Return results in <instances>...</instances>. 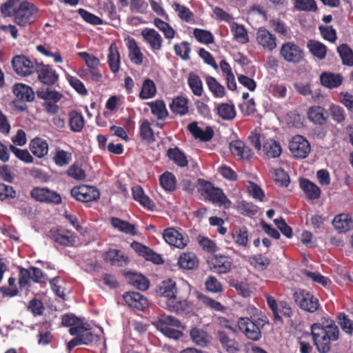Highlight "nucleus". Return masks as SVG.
I'll use <instances>...</instances> for the list:
<instances>
[{
  "mask_svg": "<svg viewBox=\"0 0 353 353\" xmlns=\"http://www.w3.org/2000/svg\"><path fill=\"white\" fill-rule=\"evenodd\" d=\"M310 334L319 353H329L340 338L339 327L328 315L311 325Z\"/></svg>",
  "mask_w": 353,
  "mask_h": 353,
  "instance_id": "obj_1",
  "label": "nucleus"
},
{
  "mask_svg": "<svg viewBox=\"0 0 353 353\" xmlns=\"http://www.w3.org/2000/svg\"><path fill=\"white\" fill-rule=\"evenodd\" d=\"M268 323L266 317H241L238 320V327L247 339L257 341L261 338V329Z\"/></svg>",
  "mask_w": 353,
  "mask_h": 353,
  "instance_id": "obj_2",
  "label": "nucleus"
},
{
  "mask_svg": "<svg viewBox=\"0 0 353 353\" xmlns=\"http://www.w3.org/2000/svg\"><path fill=\"white\" fill-rule=\"evenodd\" d=\"M199 191L205 200L212 203L228 208L231 202L227 198L222 189L214 187V185L203 179H199Z\"/></svg>",
  "mask_w": 353,
  "mask_h": 353,
  "instance_id": "obj_3",
  "label": "nucleus"
},
{
  "mask_svg": "<svg viewBox=\"0 0 353 353\" xmlns=\"http://www.w3.org/2000/svg\"><path fill=\"white\" fill-rule=\"evenodd\" d=\"M154 325L158 330L170 339L177 340L183 335V332L178 330L183 327L181 321L174 316L166 314L161 315Z\"/></svg>",
  "mask_w": 353,
  "mask_h": 353,
  "instance_id": "obj_4",
  "label": "nucleus"
},
{
  "mask_svg": "<svg viewBox=\"0 0 353 353\" xmlns=\"http://www.w3.org/2000/svg\"><path fill=\"white\" fill-rule=\"evenodd\" d=\"M37 8L32 3L23 1L14 12V21L20 27H26L35 21Z\"/></svg>",
  "mask_w": 353,
  "mask_h": 353,
  "instance_id": "obj_5",
  "label": "nucleus"
},
{
  "mask_svg": "<svg viewBox=\"0 0 353 353\" xmlns=\"http://www.w3.org/2000/svg\"><path fill=\"white\" fill-rule=\"evenodd\" d=\"M75 337L70 340L67 343V350L71 352L73 348L80 345H92L97 343L100 341V336L97 334H94L90 325L88 324H84L82 325V329H80L77 334H74Z\"/></svg>",
  "mask_w": 353,
  "mask_h": 353,
  "instance_id": "obj_6",
  "label": "nucleus"
},
{
  "mask_svg": "<svg viewBox=\"0 0 353 353\" xmlns=\"http://www.w3.org/2000/svg\"><path fill=\"white\" fill-rule=\"evenodd\" d=\"M173 299H171L167 304V309L170 312L178 314L189 313L192 310V303L188 300L190 294L189 288L185 287Z\"/></svg>",
  "mask_w": 353,
  "mask_h": 353,
  "instance_id": "obj_7",
  "label": "nucleus"
},
{
  "mask_svg": "<svg viewBox=\"0 0 353 353\" xmlns=\"http://www.w3.org/2000/svg\"><path fill=\"white\" fill-rule=\"evenodd\" d=\"M296 304L303 310L315 312L320 307L319 299L305 290H299L293 294Z\"/></svg>",
  "mask_w": 353,
  "mask_h": 353,
  "instance_id": "obj_8",
  "label": "nucleus"
},
{
  "mask_svg": "<svg viewBox=\"0 0 353 353\" xmlns=\"http://www.w3.org/2000/svg\"><path fill=\"white\" fill-rule=\"evenodd\" d=\"M30 195L32 199L40 203L54 205L62 203L61 195L48 188L34 187L31 190Z\"/></svg>",
  "mask_w": 353,
  "mask_h": 353,
  "instance_id": "obj_9",
  "label": "nucleus"
},
{
  "mask_svg": "<svg viewBox=\"0 0 353 353\" xmlns=\"http://www.w3.org/2000/svg\"><path fill=\"white\" fill-rule=\"evenodd\" d=\"M280 54L288 63H299L304 59V51L293 41H287L282 44Z\"/></svg>",
  "mask_w": 353,
  "mask_h": 353,
  "instance_id": "obj_10",
  "label": "nucleus"
},
{
  "mask_svg": "<svg viewBox=\"0 0 353 353\" xmlns=\"http://www.w3.org/2000/svg\"><path fill=\"white\" fill-rule=\"evenodd\" d=\"M70 194L77 201L84 203L97 201L101 195L97 188L86 185L74 187L70 190Z\"/></svg>",
  "mask_w": 353,
  "mask_h": 353,
  "instance_id": "obj_11",
  "label": "nucleus"
},
{
  "mask_svg": "<svg viewBox=\"0 0 353 353\" xmlns=\"http://www.w3.org/2000/svg\"><path fill=\"white\" fill-rule=\"evenodd\" d=\"M289 149L296 159H305L311 151L308 141L301 135H296L289 143Z\"/></svg>",
  "mask_w": 353,
  "mask_h": 353,
  "instance_id": "obj_12",
  "label": "nucleus"
},
{
  "mask_svg": "<svg viewBox=\"0 0 353 353\" xmlns=\"http://www.w3.org/2000/svg\"><path fill=\"white\" fill-rule=\"evenodd\" d=\"M12 65L14 72L22 77L32 74L36 69V64L23 54L14 56L12 60Z\"/></svg>",
  "mask_w": 353,
  "mask_h": 353,
  "instance_id": "obj_13",
  "label": "nucleus"
},
{
  "mask_svg": "<svg viewBox=\"0 0 353 353\" xmlns=\"http://www.w3.org/2000/svg\"><path fill=\"white\" fill-rule=\"evenodd\" d=\"M34 72L37 73L39 81L45 85H52L59 79V74L50 65L43 63H36Z\"/></svg>",
  "mask_w": 353,
  "mask_h": 353,
  "instance_id": "obj_14",
  "label": "nucleus"
},
{
  "mask_svg": "<svg viewBox=\"0 0 353 353\" xmlns=\"http://www.w3.org/2000/svg\"><path fill=\"white\" fill-rule=\"evenodd\" d=\"M257 43L264 50L273 51L276 48V37L265 28H260L256 33Z\"/></svg>",
  "mask_w": 353,
  "mask_h": 353,
  "instance_id": "obj_15",
  "label": "nucleus"
},
{
  "mask_svg": "<svg viewBox=\"0 0 353 353\" xmlns=\"http://www.w3.org/2000/svg\"><path fill=\"white\" fill-rule=\"evenodd\" d=\"M181 290L176 287V283L171 279L163 281L157 286L156 293L158 296L166 299V305L168 302L174 298Z\"/></svg>",
  "mask_w": 353,
  "mask_h": 353,
  "instance_id": "obj_16",
  "label": "nucleus"
},
{
  "mask_svg": "<svg viewBox=\"0 0 353 353\" xmlns=\"http://www.w3.org/2000/svg\"><path fill=\"white\" fill-rule=\"evenodd\" d=\"M163 237L165 241L170 245L183 249L188 243V238L174 228H168L164 230Z\"/></svg>",
  "mask_w": 353,
  "mask_h": 353,
  "instance_id": "obj_17",
  "label": "nucleus"
},
{
  "mask_svg": "<svg viewBox=\"0 0 353 353\" xmlns=\"http://www.w3.org/2000/svg\"><path fill=\"white\" fill-rule=\"evenodd\" d=\"M210 269L218 274H226L231 270L232 260L229 256L214 254L210 261Z\"/></svg>",
  "mask_w": 353,
  "mask_h": 353,
  "instance_id": "obj_18",
  "label": "nucleus"
},
{
  "mask_svg": "<svg viewBox=\"0 0 353 353\" xmlns=\"http://www.w3.org/2000/svg\"><path fill=\"white\" fill-rule=\"evenodd\" d=\"M123 299L128 306L139 311H144L149 306L148 299L139 292H125Z\"/></svg>",
  "mask_w": 353,
  "mask_h": 353,
  "instance_id": "obj_19",
  "label": "nucleus"
},
{
  "mask_svg": "<svg viewBox=\"0 0 353 353\" xmlns=\"http://www.w3.org/2000/svg\"><path fill=\"white\" fill-rule=\"evenodd\" d=\"M50 237L57 243L65 247L73 246L75 243V237L72 232L58 228L50 231Z\"/></svg>",
  "mask_w": 353,
  "mask_h": 353,
  "instance_id": "obj_20",
  "label": "nucleus"
},
{
  "mask_svg": "<svg viewBox=\"0 0 353 353\" xmlns=\"http://www.w3.org/2000/svg\"><path fill=\"white\" fill-rule=\"evenodd\" d=\"M141 35L144 41L150 45L152 51L155 52L161 50L163 39L159 33L154 29L146 28L142 30Z\"/></svg>",
  "mask_w": 353,
  "mask_h": 353,
  "instance_id": "obj_21",
  "label": "nucleus"
},
{
  "mask_svg": "<svg viewBox=\"0 0 353 353\" xmlns=\"http://www.w3.org/2000/svg\"><path fill=\"white\" fill-rule=\"evenodd\" d=\"M231 153L240 159L249 160L252 156L251 149L241 140H234L230 143Z\"/></svg>",
  "mask_w": 353,
  "mask_h": 353,
  "instance_id": "obj_22",
  "label": "nucleus"
},
{
  "mask_svg": "<svg viewBox=\"0 0 353 353\" xmlns=\"http://www.w3.org/2000/svg\"><path fill=\"white\" fill-rule=\"evenodd\" d=\"M307 117L313 123L323 125L327 122L328 114L324 108L319 105H314L308 109Z\"/></svg>",
  "mask_w": 353,
  "mask_h": 353,
  "instance_id": "obj_23",
  "label": "nucleus"
},
{
  "mask_svg": "<svg viewBox=\"0 0 353 353\" xmlns=\"http://www.w3.org/2000/svg\"><path fill=\"white\" fill-rule=\"evenodd\" d=\"M13 93L18 100L24 102H32L35 97L32 88L23 83L15 84L13 87Z\"/></svg>",
  "mask_w": 353,
  "mask_h": 353,
  "instance_id": "obj_24",
  "label": "nucleus"
},
{
  "mask_svg": "<svg viewBox=\"0 0 353 353\" xmlns=\"http://www.w3.org/2000/svg\"><path fill=\"white\" fill-rule=\"evenodd\" d=\"M61 324L65 327H70L69 334L72 336L77 334L84 324L82 319L77 317L73 314H66L61 318Z\"/></svg>",
  "mask_w": 353,
  "mask_h": 353,
  "instance_id": "obj_25",
  "label": "nucleus"
},
{
  "mask_svg": "<svg viewBox=\"0 0 353 353\" xmlns=\"http://www.w3.org/2000/svg\"><path fill=\"white\" fill-rule=\"evenodd\" d=\"M188 129L195 139H199L202 141H209L214 136V131L211 127L208 126L205 130H203L198 126L196 122L190 123Z\"/></svg>",
  "mask_w": 353,
  "mask_h": 353,
  "instance_id": "obj_26",
  "label": "nucleus"
},
{
  "mask_svg": "<svg viewBox=\"0 0 353 353\" xmlns=\"http://www.w3.org/2000/svg\"><path fill=\"white\" fill-rule=\"evenodd\" d=\"M299 185L309 199L314 200L320 197L321 189L309 179L301 178L299 179Z\"/></svg>",
  "mask_w": 353,
  "mask_h": 353,
  "instance_id": "obj_27",
  "label": "nucleus"
},
{
  "mask_svg": "<svg viewBox=\"0 0 353 353\" xmlns=\"http://www.w3.org/2000/svg\"><path fill=\"white\" fill-rule=\"evenodd\" d=\"M29 148L31 152L37 157H44L48 152V143L46 140L36 137L31 140Z\"/></svg>",
  "mask_w": 353,
  "mask_h": 353,
  "instance_id": "obj_28",
  "label": "nucleus"
},
{
  "mask_svg": "<svg viewBox=\"0 0 353 353\" xmlns=\"http://www.w3.org/2000/svg\"><path fill=\"white\" fill-rule=\"evenodd\" d=\"M169 106L172 112L175 115L185 116L189 112L188 99L183 96H178L172 99Z\"/></svg>",
  "mask_w": 353,
  "mask_h": 353,
  "instance_id": "obj_29",
  "label": "nucleus"
},
{
  "mask_svg": "<svg viewBox=\"0 0 353 353\" xmlns=\"http://www.w3.org/2000/svg\"><path fill=\"white\" fill-rule=\"evenodd\" d=\"M332 225L339 233H343L349 231L352 228L353 221L349 214H340L334 218Z\"/></svg>",
  "mask_w": 353,
  "mask_h": 353,
  "instance_id": "obj_30",
  "label": "nucleus"
},
{
  "mask_svg": "<svg viewBox=\"0 0 353 353\" xmlns=\"http://www.w3.org/2000/svg\"><path fill=\"white\" fill-rule=\"evenodd\" d=\"M343 79L341 74L332 72H324L320 76L321 85L330 89L339 87L343 83Z\"/></svg>",
  "mask_w": 353,
  "mask_h": 353,
  "instance_id": "obj_31",
  "label": "nucleus"
},
{
  "mask_svg": "<svg viewBox=\"0 0 353 353\" xmlns=\"http://www.w3.org/2000/svg\"><path fill=\"white\" fill-rule=\"evenodd\" d=\"M125 276L128 283L137 289L142 291L148 289L150 285L149 280L143 275L129 272Z\"/></svg>",
  "mask_w": 353,
  "mask_h": 353,
  "instance_id": "obj_32",
  "label": "nucleus"
},
{
  "mask_svg": "<svg viewBox=\"0 0 353 353\" xmlns=\"http://www.w3.org/2000/svg\"><path fill=\"white\" fill-rule=\"evenodd\" d=\"M177 263L184 270H194L199 266V259L193 252H183L179 256Z\"/></svg>",
  "mask_w": 353,
  "mask_h": 353,
  "instance_id": "obj_33",
  "label": "nucleus"
},
{
  "mask_svg": "<svg viewBox=\"0 0 353 353\" xmlns=\"http://www.w3.org/2000/svg\"><path fill=\"white\" fill-rule=\"evenodd\" d=\"M129 50V58L130 61L135 65H139L142 64L143 60V54L138 46L136 41L133 38H130L126 43Z\"/></svg>",
  "mask_w": 353,
  "mask_h": 353,
  "instance_id": "obj_34",
  "label": "nucleus"
},
{
  "mask_svg": "<svg viewBox=\"0 0 353 353\" xmlns=\"http://www.w3.org/2000/svg\"><path fill=\"white\" fill-rule=\"evenodd\" d=\"M68 124L72 132H81L85 125L83 116L77 110L70 111L68 113Z\"/></svg>",
  "mask_w": 353,
  "mask_h": 353,
  "instance_id": "obj_35",
  "label": "nucleus"
},
{
  "mask_svg": "<svg viewBox=\"0 0 353 353\" xmlns=\"http://www.w3.org/2000/svg\"><path fill=\"white\" fill-rule=\"evenodd\" d=\"M108 63L110 70L116 74L120 68V54L115 43H112L108 48Z\"/></svg>",
  "mask_w": 353,
  "mask_h": 353,
  "instance_id": "obj_36",
  "label": "nucleus"
},
{
  "mask_svg": "<svg viewBox=\"0 0 353 353\" xmlns=\"http://www.w3.org/2000/svg\"><path fill=\"white\" fill-rule=\"evenodd\" d=\"M217 338L222 347L228 353H234L239 350L236 340L230 338L224 331H219Z\"/></svg>",
  "mask_w": 353,
  "mask_h": 353,
  "instance_id": "obj_37",
  "label": "nucleus"
},
{
  "mask_svg": "<svg viewBox=\"0 0 353 353\" xmlns=\"http://www.w3.org/2000/svg\"><path fill=\"white\" fill-rule=\"evenodd\" d=\"M151 109V112L159 120H165L169 116V112L166 108L165 103L163 100H156L148 103Z\"/></svg>",
  "mask_w": 353,
  "mask_h": 353,
  "instance_id": "obj_38",
  "label": "nucleus"
},
{
  "mask_svg": "<svg viewBox=\"0 0 353 353\" xmlns=\"http://www.w3.org/2000/svg\"><path fill=\"white\" fill-rule=\"evenodd\" d=\"M110 223L113 228L127 234L134 236L137 234L135 225L128 221L121 220L117 217L110 219Z\"/></svg>",
  "mask_w": 353,
  "mask_h": 353,
  "instance_id": "obj_39",
  "label": "nucleus"
},
{
  "mask_svg": "<svg viewBox=\"0 0 353 353\" xmlns=\"http://www.w3.org/2000/svg\"><path fill=\"white\" fill-rule=\"evenodd\" d=\"M167 157L179 167L185 168L188 164L185 154L178 147L169 148L167 150Z\"/></svg>",
  "mask_w": 353,
  "mask_h": 353,
  "instance_id": "obj_40",
  "label": "nucleus"
},
{
  "mask_svg": "<svg viewBox=\"0 0 353 353\" xmlns=\"http://www.w3.org/2000/svg\"><path fill=\"white\" fill-rule=\"evenodd\" d=\"M232 239L238 246L246 248L248 243V231L246 227H235L231 233Z\"/></svg>",
  "mask_w": 353,
  "mask_h": 353,
  "instance_id": "obj_41",
  "label": "nucleus"
},
{
  "mask_svg": "<svg viewBox=\"0 0 353 353\" xmlns=\"http://www.w3.org/2000/svg\"><path fill=\"white\" fill-rule=\"evenodd\" d=\"M307 48L310 52L320 60L325 58L327 54V47L321 42L310 39L307 42Z\"/></svg>",
  "mask_w": 353,
  "mask_h": 353,
  "instance_id": "obj_42",
  "label": "nucleus"
},
{
  "mask_svg": "<svg viewBox=\"0 0 353 353\" xmlns=\"http://www.w3.org/2000/svg\"><path fill=\"white\" fill-rule=\"evenodd\" d=\"M205 82L209 90L212 92L214 97L223 98L225 96L226 91L225 87L218 82L214 77L208 76L205 78Z\"/></svg>",
  "mask_w": 353,
  "mask_h": 353,
  "instance_id": "obj_43",
  "label": "nucleus"
},
{
  "mask_svg": "<svg viewBox=\"0 0 353 353\" xmlns=\"http://www.w3.org/2000/svg\"><path fill=\"white\" fill-rule=\"evenodd\" d=\"M263 150L268 158H277L282 152L280 143L272 139L263 143Z\"/></svg>",
  "mask_w": 353,
  "mask_h": 353,
  "instance_id": "obj_44",
  "label": "nucleus"
},
{
  "mask_svg": "<svg viewBox=\"0 0 353 353\" xmlns=\"http://www.w3.org/2000/svg\"><path fill=\"white\" fill-rule=\"evenodd\" d=\"M216 113L223 120H232L236 117V110L233 104L222 103L216 108Z\"/></svg>",
  "mask_w": 353,
  "mask_h": 353,
  "instance_id": "obj_45",
  "label": "nucleus"
},
{
  "mask_svg": "<svg viewBox=\"0 0 353 353\" xmlns=\"http://www.w3.org/2000/svg\"><path fill=\"white\" fill-rule=\"evenodd\" d=\"M157 94V87L153 80L146 79L143 81L139 97L141 99H152Z\"/></svg>",
  "mask_w": 353,
  "mask_h": 353,
  "instance_id": "obj_46",
  "label": "nucleus"
},
{
  "mask_svg": "<svg viewBox=\"0 0 353 353\" xmlns=\"http://www.w3.org/2000/svg\"><path fill=\"white\" fill-rule=\"evenodd\" d=\"M188 84L195 96L202 95L203 92V83L198 74L192 72H190L188 77Z\"/></svg>",
  "mask_w": 353,
  "mask_h": 353,
  "instance_id": "obj_47",
  "label": "nucleus"
},
{
  "mask_svg": "<svg viewBox=\"0 0 353 353\" xmlns=\"http://www.w3.org/2000/svg\"><path fill=\"white\" fill-rule=\"evenodd\" d=\"M139 135L141 140L149 144L155 141L154 131L150 126V123L147 119H144L140 125Z\"/></svg>",
  "mask_w": 353,
  "mask_h": 353,
  "instance_id": "obj_48",
  "label": "nucleus"
},
{
  "mask_svg": "<svg viewBox=\"0 0 353 353\" xmlns=\"http://www.w3.org/2000/svg\"><path fill=\"white\" fill-rule=\"evenodd\" d=\"M161 186L166 191L172 192L176 189V179L173 173L165 172L159 177Z\"/></svg>",
  "mask_w": 353,
  "mask_h": 353,
  "instance_id": "obj_49",
  "label": "nucleus"
},
{
  "mask_svg": "<svg viewBox=\"0 0 353 353\" xmlns=\"http://www.w3.org/2000/svg\"><path fill=\"white\" fill-rule=\"evenodd\" d=\"M106 261L110 263L112 265L122 266L123 262L126 263L127 258L119 250H109L104 256Z\"/></svg>",
  "mask_w": 353,
  "mask_h": 353,
  "instance_id": "obj_50",
  "label": "nucleus"
},
{
  "mask_svg": "<svg viewBox=\"0 0 353 353\" xmlns=\"http://www.w3.org/2000/svg\"><path fill=\"white\" fill-rule=\"evenodd\" d=\"M190 335L192 341L201 347L206 346L209 342L208 333L198 327L192 328Z\"/></svg>",
  "mask_w": 353,
  "mask_h": 353,
  "instance_id": "obj_51",
  "label": "nucleus"
},
{
  "mask_svg": "<svg viewBox=\"0 0 353 353\" xmlns=\"http://www.w3.org/2000/svg\"><path fill=\"white\" fill-rule=\"evenodd\" d=\"M53 161L59 167L67 165L72 161V154L57 148L53 156Z\"/></svg>",
  "mask_w": 353,
  "mask_h": 353,
  "instance_id": "obj_52",
  "label": "nucleus"
},
{
  "mask_svg": "<svg viewBox=\"0 0 353 353\" xmlns=\"http://www.w3.org/2000/svg\"><path fill=\"white\" fill-rule=\"evenodd\" d=\"M337 52L344 65L353 66V51L348 45H340L337 47Z\"/></svg>",
  "mask_w": 353,
  "mask_h": 353,
  "instance_id": "obj_53",
  "label": "nucleus"
},
{
  "mask_svg": "<svg viewBox=\"0 0 353 353\" xmlns=\"http://www.w3.org/2000/svg\"><path fill=\"white\" fill-rule=\"evenodd\" d=\"M195 39L201 43L209 45L214 42V38L211 32L203 29L195 28L193 31Z\"/></svg>",
  "mask_w": 353,
  "mask_h": 353,
  "instance_id": "obj_54",
  "label": "nucleus"
},
{
  "mask_svg": "<svg viewBox=\"0 0 353 353\" xmlns=\"http://www.w3.org/2000/svg\"><path fill=\"white\" fill-rule=\"evenodd\" d=\"M174 50L176 55L180 57L183 60L188 61L190 59L191 48L188 41H183L180 44H174Z\"/></svg>",
  "mask_w": 353,
  "mask_h": 353,
  "instance_id": "obj_55",
  "label": "nucleus"
},
{
  "mask_svg": "<svg viewBox=\"0 0 353 353\" xmlns=\"http://www.w3.org/2000/svg\"><path fill=\"white\" fill-rule=\"evenodd\" d=\"M172 8L178 13V16L181 20L185 22H190L193 20L194 14L188 7L175 2L173 3Z\"/></svg>",
  "mask_w": 353,
  "mask_h": 353,
  "instance_id": "obj_56",
  "label": "nucleus"
},
{
  "mask_svg": "<svg viewBox=\"0 0 353 353\" xmlns=\"http://www.w3.org/2000/svg\"><path fill=\"white\" fill-rule=\"evenodd\" d=\"M154 25L159 30L163 32L166 39H171L174 38L175 34V30L167 22L161 20V19L156 18L154 20Z\"/></svg>",
  "mask_w": 353,
  "mask_h": 353,
  "instance_id": "obj_57",
  "label": "nucleus"
},
{
  "mask_svg": "<svg viewBox=\"0 0 353 353\" xmlns=\"http://www.w3.org/2000/svg\"><path fill=\"white\" fill-rule=\"evenodd\" d=\"M232 32L235 39L243 44L249 42L248 32L244 26L238 23H234L232 27Z\"/></svg>",
  "mask_w": 353,
  "mask_h": 353,
  "instance_id": "obj_58",
  "label": "nucleus"
},
{
  "mask_svg": "<svg viewBox=\"0 0 353 353\" xmlns=\"http://www.w3.org/2000/svg\"><path fill=\"white\" fill-rule=\"evenodd\" d=\"M37 97L40 99L45 100H53L54 102H57L62 97V94L59 92L52 90L50 88H39L37 91Z\"/></svg>",
  "mask_w": 353,
  "mask_h": 353,
  "instance_id": "obj_59",
  "label": "nucleus"
},
{
  "mask_svg": "<svg viewBox=\"0 0 353 353\" xmlns=\"http://www.w3.org/2000/svg\"><path fill=\"white\" fill-rule=\"evenodd\" d=\"M16 196L17 192L12 186L0 183V201H9L14 199Z\"/></svg>",
  "mask_w": 353,
  "mask_h": 353,
  "instance_id": "obj_60",
  "label": "nucleus"
},
{
  "mask_svg": "<svg viewBox=\"0 0 353 353\" xmlns=\"http://www.w3.org/2000/svg\"><path fill=\"white\" fill-rule=\"evenodd\" d=\"M10 150L17 158L26 163H31L34 161V158L27 150L19 149L13 145H10Z\"/></svg>",
  "mask_w": 353,
  "mask_h": 353,
  "instance_id": "obj_61",
  "label": "nucleus"
},
{
  "mask_svg": "<svg viewBox=\"0 0 353 353\" xmlns=\"http://www.w3.org/2000/svg\"><path fill=\"white\" fill-rule=\"evenodd\" d=\"M19 1L20 0H7L1 6V15L4 17H13Z\"/></svg>",
  "mask_w": 353,
  "mask_h": 353,
  "instance_id": "obj_62",
  "label": "nucleus"
},
{
  "mask_svg": "<svg viewBox=\"0 0 353 353\" xmlns=\"http://www.w3.org/2000/svg\"><path fill=\"white\" fill-rule=\"evenodd\" d=\"M319 30L321 35L325 40L331 43L336 41V31L332 26H320Z\"/></svg>",
  "mask_w": 353,
  "mask_h": 353,
  "instance_id": "obj_63",
  "label": "nucleus"
},
{
  "mask_svg": "<svg viewBox=\"0 0 353 353\" xmlns=\"http://www.w3.org/2000/svg\"><path fill=\"white\" fill-rule=\"evenodd\" d=\"M205 286L208 292L212 293H219L223 291V287L221 282L214 276H209L205 281Z\"/></svg>",
  "mask_w": 353,
  "mask_h": 353,
  "instance_id": "obj_64",
  "label": "nucleus"
}]
</instances>
